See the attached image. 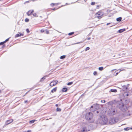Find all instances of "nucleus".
<instances>
[{"label":"nucleus","mask_w":132,"mask_h":132,"mask_svg":"<svg viewBox=\"0 0 132 132\" xmlns=\"http://www.w3.org/2000/svg\"><path fill=\"white\" fill-rule=\"evenodd\" d=\"M5 42H1V43H0V45H3L4 43H5Z\"/></svg>","instance_id":"nucleus-36"},{"label":"nucleus","mask_w":132,"mask_h":132,"mask_svg":"<svg viewBox=\"0 0 132 132\" xmlns=\"http://www.w3.org/2000/svg\"><path fill=\"white\" fill-rule=\"evenodd\" d=\"M115 103V102L114 101H110L108 103V104L109 105H110L111 106L113 104Z\"/></svg>","instance_id":"nucleus-14"},{"label":"nucleus","mask_w":132,"mask_h":132,"mask_svg":"<svg viewBox=\"0 0 132 132\" xmlns=\"http://www.w3.org/2000/svg\"><path fill=\"white\" fill-rule=\"evenodd\" d=\"M25 22H28L29 21V20L28 19L26 18L25 19Z\"/></svg>","instance_id":"nucleus-32"},{"label":"nucleus","mask_w":132,"mask_h":132,"mask_svg":"<svg viewBox=\"0 0 132 132\" xmlns=\"http://www.w3.org/2000/svg\"><path fill=\"white\" fill-rule=\"evenodd\" d=\"M90 39V37H88L87 39L88 40H89Z\"/></svg>","instance_id":"nucleus-42"},{"label":"nucleus","mask_w":132,"mask_h":132,"mask_svg":"<svg viewBox=\"0 0 132 132\" xmlns=\"http://www.w3.org/2000/svg\"><path fill=\"white\" fill-rule=\"evenodd\" d=\"M130 129H132V128H130L129 127H128L125 128H124V130L125 131H128Z\"/></svg>","instance_id":"nucleus-18"},{"label":"nucleus","mask_w":132,"mask_h":132,"mask_svg":"<svg viewBox=\"0 0 132 132\" xmlns=\"http://www.w3.org/2000/svg\"><path fill=\"white\" fill-rule=\"evenodd\" d=\"M112 26H110V27H112Z\"/></svg>","instance_id":"nucleus-53"},{"label":"nucleus","mask_w":132,"mask_h":132,"mask_svg":"<svg viewBox=\"0 0 132 132\" xmlns=\"http://www.w3.org/2000/svg\"><path fill=\"white\" fill-rule=\"evenodd\" d=\"M86 127L85 126H82L80 128V132H87Z\"/></svg>","instance_id":"nucleus-6"},{"label":"nucleus","mask_w":132,"mask_h":132,"mask_svg":"<svg viewBox=\"0 0 132 132\" xmlns=\"http://www.w3.org/2000/svg\"><path fill=\"white\" fill-rule=\"evenodd\" d=\"M122 88L123 91H126L128 88V86H127L124 85L122 86Z\"/></svg>","instance_id":"nucleus-12"},{"label":"nucleus","mask_w":132,"mask_h":132,"mask_svg":"<svg viewBox=\"0 0 132 132\" xmlns=\"http://www.w3.org/2000/svg\"><path fill=\"white\" fill-rule=\"evenodd\" d=\"M93 114L91 112H89L86 114L85 118L90 123H92L94 121L93 119Z\"/></svg>","instance_id":"nucleus-1"},{"label":"nucleus","mask_w":132,"mask_h":132,"mask_svg":"<svg viewBox=\"0 0 132 132\" xmlns=\"http://www.w3.org/2000/svg\"><path fill=\"white\" fill-rule=\"evenodd\" d=\"M65 56L64 55L61 56L60 57V58L61 59H63L65 58Z\"/></svg>","instance_id":"nucleus-24"},{"label":"nucleus","mask_w":132,"mask_h":132,"mask_svg":"<svg viewBox=\"0 0 132 132\" xmlns=\"http://www.w3.org/2000/svg\"><path fill=\"white\" fill-rule=\"evenodd\" d=\"M110 24V23H107V24H106V25H108L109 24Z\"/></svg>","instance_id":"nucleus-45"},{"label":"nucleus","mask_w":132,"mask_h":132,"mask_svg":"<svg viewBox=\"0 0 132 132\" xmlns=\"http://www.w3.org/2000/svg\"><path fill=\"white\" fill-rule=\"evenodd\" d=\"M121 70H120L119 72H115L114 73V75L115 76H116L118 73Z\"/></svg>","instance_id":"nucleus-23"},{"label":"nucleus","mask_w":132,"mask_h":132,"mask_svg":"<svg viewBox=\"0 0 132 132\" xmlns=\"http://www.w3.org/2000/svg\"><path fill=\"white\" fill-rule=\"evenodd\" d=\"M66 5H67V3H66Z\"/></svg>","instance_id":"nucleus-54"},{"label":"nucleus","mask_w":132,"mask_h":132,"mask_svg":"<svg viewBox=\"0 0 132 132\" xmlns=\"http://www.w3.org/2000/svg\"><path fill=\"white\" fill-rule=\"evenodd\" d=\"M103 14V13L101 11H99L95 14V16L98 19L101 18Z\"/></svg>","instance_id":"nucleus-3"},{"label":"nucleus","mask_w":132,"mask_h":132,"mask_svg":"<svg viewBox=\"0 0 132 132\" xmlns=\"http://www.w3.org/2000/svg\"><path fill=\"white\" fill-rule=\"evenodd\" d=\"M83 42H79V43H77V44H79V43H82Z\"/></svg>","instance_id":"nucleus-41"},{"label":"nucleus","mask_w":132,"mask_h":132,"mask_svg":"<svg viewBox=\"0 0 132 132\" xmlns=\"http://www.w3.org/2000/svg\"><path fill=\"white\" fill-rule=\"evenodd\" d=\"M26 31L28 33H29L30 32V31L28 29H27Z\"/></svg>","instance_id":"nucleus-35"},{"label":"nucleus","mask_w":132,"mask_h":132,"mask_svg":"<svg viewBox=\"0 0 132 132\" xmlns=\"http://www.w3.org/2000/svg\"><path fill=\"white\" fill-rule=\"evenodd\" d=\"M55 105L56 106H58V104H55Z\"/></svg>","instance_id":"nucleus-47"},{"label":"nucleus","mask_w":132,"mask_h":132,"mask_svg":"<svg viewBox=\"0 0 132 132\" xmlns=\"http://www.w3.org/2000/svg\"><path fill=\"white\" fill-rule=\"evenodd\" d=\"M28 101L27 100L25 101H24V103H26Z\"/></svg>","instance_id":"nucleus-44"},{"label":"nucleus","mask_w":132,"mask_h":132,"mask_svg":"<svg viewBox=\"0 0 132 132\" xmlns=\"http://www.w3.org/2000/svg\"><path fill=\"white\" fill-rule=\"evenodd\" d=\"M13 121L12 119H10L7 120L5 122V125H4V126L10 123Z\"/></svg>","instance_id":"nucleus-9"},{"label":"nucleus","mask_w":132,"mask_h":132,"mask_svg":"<svg viewBox=\"0 0 132 132\" xmlns=\"http://www.w3.org/2000/svg\"><path fill=\"white\" fill-rule=\"evenodd\" d=\"M45 77H42L40 79V81H43V79H45Z\"/></svg>","instance_id":"nucleus-26"},{"label":"nucleus","mask_w":132,"mask_h":132,"mask_svg":"<svg viewBox=\"0 0 132 132\" xmlns=\"http://www.w3.org/2000/svg\"><path fill=\"white\" fill-rule=\"evenodd\" d=\"M104 69V68L103 67H101L98 68V69L100 71H102Z\"/></svg>","instance_id":"nucleus-22"},{"label":"nucleus","mask_w":132,"mask_h":132,"mask_svg":"<svg viewBox=\"0 0 132 132\" xmlns=\"http://www.w3.org/2000/svg\"><path fill=\"white\" fill-rule=\"evenodd\" d=\"M111 92H113L116 93L117 92V90L116 89H111L110 90Z\"/></svg>","instance_id":"nucleus-19"},{"label":"nucleus","mask_w":132,"mask_h":132,"mask_svg":"<svg viewBox=\"0 0 132 132\" xmlns=\"http://www.w3.org/2000/svg\"><path fill=\"white\" fill-rule=\"evenodd\" d=\"M119 109L122 111L126 110L127 109L126 107L124 106L123 104L121 103L119 104Z\"/></svg>","instance_id":"nucleus-4"},{"label":"nucleus","mask_w":132,"mask_h":132,"mask_svg":"<svg viewBox=\"0 0 132 132\" xmlns=\"http://www.w3.org/2000/svg\"><path fill=\"white\" fill-rule=\"evenodd\" d=\"M32 15L34 16H36L37 14L36 13H34Z\"/></svg>","instance_id":"nucleus-37"},{"label":"nucleus","mask_w":132,"mask_h":132,"mask_svg":"<svg viewBox=\"0 0 132 132\" xmlns=\"http://www.w3.org/2000/svg\"><path fill=\"white\" fill-rule=\"evenodd\" d=\"M10 38H10H8L7 39H6L4 41V42H5H5H7L8 41L9 39Z\"/></svg>","instance_id":"nucleus-31"},{"label":"nucleus","mask_w":132,"mask_h":132,"mask_svg":"<svg viewBox=\"0 0 132 132\" xmlns=\"http://www.w3.org/2000/svg\"><path fill=\"white\" fill-rule=\"evenodd\" d=\"M95 2H92L91 3V5H94L95 4Z\"/></svg>","instance_id":"nucleus-34"},{"label":"nucleus","mask_w":132,"mask_h":132,"mask_svg":"<svg viewBox=\"0 0 132 132\" xmlns=\"http://www.w3.org/2000/svg\"><path fill=\"white\" fill-rule=\"evenodd\" d=\"M96 113H98V111H96Z\"/></svg>","instance_id":"nucleus-48"},{"label":"nucleus","mask_w":132,"mask_h":132,"mask_svg":"<svg viewBox=\"0 0 132 132\" xmlns=\"http://www.w3.org/2000/svg\"><path fill=\"white\" fill-rule=\"evenodd\" d=\"M117 110L116 109H112L110 111V113L112 115H114L117 113Z\"/></svg>","instance_id":"nucleus-7"},{"label":"nucleus","mask_w":132,"mask_h":132,"mask_svg":"<svg viewBox=\"0 0 132 132\" xmlns=\"http://www.w3.org/2000/svg\"><path fill=\"white\" fill-rule=\"evenodd\" d=\"M27 132H31V131L30 130H28L27 131Z\"/></svg>","instance_id":"nucleus-46"},{"label":"nucleus","mask_w":132,"mask_h":132,"mask_svg":"<svg viewBox=\"0 0 132 132\" xmlns=\"http://www.w3.org/2000/svg\"><path fill=\"white\" fill-rule=\"evenodd\" d=\"M57 90V87H56L52 89L51 91V92L52 93H53L55 92H56Z\"/></svg>","instance_id":"nucleus-17"},{"label":"nucleus","mask_w":132,"mask_h":132,"mask_svg":"<svg viewBox=\"0 0 132 132\" xmlns=\"http://www.w3.org/2000/svg\"><path fill=\"white\" fill-rule=\"evenodd\" d=\"M94 108L96 110H97L99 109V105L97 104L93 105V106H92L90 109V110L93 111L92 110V108Z\"/></svg>","instance_id":"nucleus-5"},{"label":"nucleus","mask_w":132,"mask_h":132,"mask_svg":"<svg viewBox=\"0 0 132 132\" xmlns=\"http://www.w3.org/2000/svg\"><path fill=\"white\" fill-rule=\"evenodd\" d=\"M101 102L102 103L103 102L104 103H105V101L104 100L103 101L102 100L101 101Z\"/></svg>","instance_id":"nucleus-38"},{"label":"nucleus","mask_w":132,"mask_h":132,"mask_svg":"<svg viewBox=\"0 0 132 132\" xmlns=\"http://www.w3.org/2000/svg\"><path fill=\"white\" fill-rule=\"evenodd\" d=\"M46 33L47 34H49V31H46Z\"/></svg>","instance_id":"nucleus-43"},{"label":"nucleus","mask_w":132,"mask_h":132,"mask_svg":"<svg viewBox=\"0 0 132 132\" xmlns=\"http://www.w3.org/2000/svg\"><path fill=\"white\" fill-rule=\"evenodd\" d=\"M1 93V91L0 90V94Z\"/></svg>","instance_id":"nucleus-52"},{"label":"nucleus","mask_w":132,"mask_h":132,"mask_svg":"<svg viewBox=\"0 0 132 132\" xmlns=\"http://www.w3.org/2000/svg\"><path fill=\"white\" fill-rule=\"evenodd\" d=\"M124 96H128L129 95V94H128V93H125L124 94Z\"/></svg>","instance_id":"nucleus-25"},{"label":"nucleus","mask_w":132,"mask_h":132,"mask_svg":"<svg viewBox=\"0 0 132 132\" xmlns=\"http://www.w3.org/2000/svg\"><path fill=\"white\" fill-rule=\"evenodd\" d=\"M116 119L115 118H112L110 120V123H115L116 122Z\"/></svg>","instance_id":"nucleus-10"},{"label":"nucleus","mask_w":132,"mask_h":132,"mask_svg":"<svg viewBox=\"0 0 132 132\" xmlns=\"http://www.w3.org/2000/svg\"><path fill=\"white\" fill-rule=\"evenodd\" d=\"M35 121V120H31V121H30V123H33Z\"/></svg>","instance_id":"nucleus-33"},{"label":"nucleus","mask_w":132,"mask_h":132,"mask_svg":"<svg viewBox=\"0 0 132 132\" xmlns=\"http://www.w3.org/2000/svg\"><path fill=\"white\" fill-rule=\"evenodd\" d=\"M67 90L68 89L67 88H63L62 89V92H65L67 91Z\"/></svg>","instance_id":"nucleus-15"},{"label":"nucleus","mask_w":132,"mask_h":132,"mask_svg":"<svg viewBox=\"0 0 132 132\" xmlns=\"http://www.w3.org/2000/svg\"><path fill=\"white\" fill-rule=\"evenodd\" d=\"M52 10H55V9L54 8V9H53Z\"/></svg>","instance_id":"nucleus-49"},{"label":"nucleus","mask_w":132,"mask_h":132,"mask_svg":"<svg viewBox=\"0 0 132 132\" xmlns=\"http://www.w3.org/2000/svg\"><path fill=\"white\" fill-rule=\"evenodd\" d=\"M54 3H52L51 4V6H54Z\"/></svg>","instance_id":"nucleus-39"},{"label":"nucleus","mask_w":132,"mask_h":132,"mask_svg":"<svg viewBox=\"0 0 132 132\" xmlns=\"http://www.w3.org/2000/svg\"><path fill=\"white\" fill-rule=\"evenodd\" d=\"M122 19V18L121 17H119L117 19V21H120Z\"/></svg>","instance_id":"nucleus-20"},{"label":"nucleus","mask_w":132,"mask_h":132,"mask_svg":"<svg viewBox=\"0 0 132 132\" xmlns=\"http://www.w3.org/2000/svg\"><path fill=\"white\" fill-rule=\"evenodd\" d=\"M115 55L114 56V57H115Z\"/></svg>","instance_id":"nucleus-56"},{"label":"nucleus","mask_w":132,"mask_h":132,"mask_svg":"<svg viewBox=\"0 0 132 132\" xmlns=\"http://www.w3.org/2000/svg\"><path fill=\"white\" fill-rule=\"evenodd\" d=\"M115 70L116 69H114V70H112V71H113L114 70Z\"/></svg>","instance_id":"nucleus-50"},{"label":"nucleus","mask_w":132,"mask_h":132,"mask_svg":"<svg viewBox=\"0 0 132 132\" xmlns=\"http://www.w3.org/2000/svg\"><path fill=\"white\" fill-rule=\"evenodd\" d=\"M93 74L94 75H97V72L95 71H94V72Z\"/></svg>","instance_id":"nucleus-29"},{"label":"nucleus","mask_w":132,"mask_h":132,"mask_svg":"<svg viewBox=\"0 0 132 132\" xmlns=\"http://www.w3.org/2000/svg\"><path fill=\"white\" fill-rule=\"evenodd\" d=\"M125 30V29H120L119 30H118V32L119 33H121V32H123Z\"/></svg>","instance_id":"nucleus-16"},{"label":"nucleus","mask_w":132,"mask_h":132,"mask_svg":"<svg viewBox=\"0 0 132 132\" xmlns=\"http://www.w3.org/2000/svg\"><path fill=\"white\" fill-rule=\"evenodd\" d=\"M89 49H90V48L89 47H87L86 48V49H85V51H86L87 50H88Z\"/></svg>","instance_id":"nucleus-28"},{"label":"nucleus","mask_w":132,"mask_h":132,"mask_svg":"<svg viewBox=\"0 0 132 132\" xmlns=\"http://www.w3.org/2000/svg\"><path fill=\"white\" fill-rule=\"evenodd\" d=\"M58 81L54 80L51 82L50 84V85L51 86H53L56 85L58 82Z\"/></svg>","instance_id":"nucleus-8"},{"label":"nucleus","mask_w":132,"mask_h":132,"mask_svg":"<svg viewBox=\"0 0 132 132\" xmlns=\"http://www.w3.org/2000/svg\"><path fill=\"white\" fill-rule=\"evenodd\" d=\"M72 84H73V82H68L67 84V85H70Z\"/></svg>","instance_id":"nucleus-27"},{"label":"nucleus","mask_w":132,"mask_h":132,"mask_svg":"<svg viewBox=\"0 0 132 132\" xmlns=\"http://www.w3.org/2000/svg\"><path fill=\"white\" fill-rule=\"evenodd\" d=\"M56 110L57 112H60L61 110V109L59 108H57Z\"/></svg>","instance_id":"nucleus-21"},{"label":"nucleus","mask_w":132,"mask_h":132,"mask_svg":"<svg viewBox=\"0 0 132 132\" xmlns=\"http://www.w3.org/2000/svg\"><path fill=\"white\" fill-rule=\"evenodd\" d=\"M28 92H27L26 93V94Z\"/></svg>","instance_id":"nucleus-51"},{"label":"nucleus","mask_w":132,"mask_h":132,"mask_svg":"<svg viewBox=\"0 0 132 132\" xmlns=\"http://www.w3.org/2000/svg\"><path fill=\"white\" fill-rule=\"evenodd\" d=\"M99 123L102 125H104L106 124L108 121V119L106 116L101 117L100 118L98 119Z\"/></svg>","instance_id":"nucleus-2"},{"label":"nucleus","mask_w":132,"mask_h":132,"mask_svg":"<svg viewBox=\"0 0 132 132\" xmlns=\"http://www.w3.org/2000/svg\"><path fill=\"white\" fill-rule=\"evenodd\" d=\"M131 92H132V89H131Z\"/></svg>","instance_id":"nucleus-55"},{"label":"nucleus","mask_w":132,"mask_h":132,"mask_svg":"<svg viewBox=\"0 0 132 132\" xmlns=\"http://www.w3.org/2000/svg\"><path fill=\"white\" fill-rule=\"evenodd\" d=\"M44 32V30H43V29H42L41 30V32Z\"/></svg>","instance_id":"nucleus-40"},{"label":"nucleus","mask_w":132,"mask_h":132,"mask_svg":"<svg viewBox=\"0 0 132 132\" xmlns=\"http://www.w3.org/2000/svg\"><path fill=\"white\" fill-rule=\"evenodd\" d=\"M34 12V11L33 10H30L27 12V14L28 16H29L31 15Z\"/></svg>","instance_id":"nucleus-11"},{"label":"nucleus","mask_w":132,"mask_h":132,"mask_svg":"<svg viewBox=\"0 0 132 132\" xmlns=\"http://www.w3.org/2000/svg\"><path fill=\"white\" fill-rule=\"evenodd\" d=\"M23 35H24V34H23L19 33V34H16L15 36V37H18L23 36Z\"/></svg>","instance_id":"nucleus-13"},{"label":"nucleus","mask_w":132,"mask_h":132,"mask_svg":"<svg viewBox=\"0 0 132 132\" xmlns=\"http://www.w3.org/2000/svg\"><path fill=\"white\" fill-rule=\"evenodd\" d=\"M74 33V32H70V33H69L68 34V35L70 36L71 35H72Z\"/></svg>","instance_id":"nucleus-30"}]
</instances>
